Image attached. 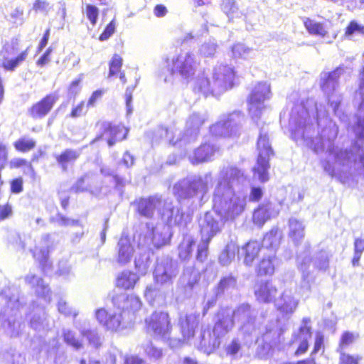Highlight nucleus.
I'll return each mask as SVG.
<instances>
[{"mask_svg": "<svg viewBox=\"0 0 364 364\" xmlns=\"http://www.w3.org/2000/svg\"><path fill=\"white\" fill-rule=\"evenodd\" d=\"M122 65V58L118 55H114L109 63V77L116 75L120 71Z\"/></svg>", "mask_w": 364, "mask_h": 364, "instance_id": "56", "label": "nucleus"}, {"mask_svg": "<svg viewBox=\"0 0 364 364\" xmlns=\"http://www.w3.org/2000/svg\"><path fill=\"white\" fill-rule=\"evenodd\" d=\"M278 264V259L273 252L264 256L259 262L257 267L259 275H272L274 273L275 267Z\"/></svg>", "mask_w": 364, "mask_h": 364, "instance_id": "38", "label": "nucleus"}, {"mask_svg": "<svg viewBox=\"0 0 364 364\" xmlns=\"http://www.w3.org/2000/svg\"><path fill=\"white\" fill-rule=\"evenodd\" d=\"M210 133L217 136H232V134L227 126L225 119L220 120L210 128Z\"/></svg>", "mask_w": 364, "mask_h": 364, "instance_id": "51", "label": "nucleus"}, {"mask_svg": "<svg viewBox=\"0 0 364 364\" xmlns=\"http://www.w3.org/2000/svg\"><path fill=\"white\" fill-rule=\"evenodd\" d=\"M162 218L166 221L167 225H182L190 221L188 215L184 218V213L178 207H173L171 204H167L161 213Z\"/></svg>", "mask_w": 364, "mask_h": 364, "instance_id": "28", "label": "nucleus"}, {"mask_svg": "<svg viewBox=\"0 0 364 364\" xmlns=\"http://www.w3.org/2000/svg\"><path fill=\"white\" fill-rule=\"evenodd\" d=\"M318 126L322 120L326 123L320 134H316L314 126L309 122V114L301 105H297L291 110L289 127L292 138L300 144L306 145L316 154L326 150V156L321 160V165L328 176L341 183H346L355 173L364 174V148L358 141L350 150L343 149L333 144L338 133L336 124L327 117L321 105H316Z\"/></svg>", "mask_w": 364, "mask_h": 364, "instance_id": "1", "label": "nucleus"}, {"mask_svg": "<svg viewBox=\"0 0 364 364\" xmlns=\"http://www.w3.org/2000/svg\"><path fill=\"white\" fill-rule=\"evenodd\" d=\"M58 97L55 94H49L39 102L33 105L28 112L33 119H41L46 116L57 102Z\"/></svg>", "mask_w": 364, "mask_h": 364, "instance_id": "19", "label": "nucleus"}, {"mask_svg": "<svg viewBox=\"0 0 364 364\" xmlns=\"http://www.w3.org/2000/svg\"><path fill=\"white\" fill-rule=\"evenodd\" d=\"M236 286V279L232 276H227L221 279L215 288V295L223 294L225 291L234 289Z\"/></svg>", "mask_w": 364, "mask_h": 364, "instance_id": "50", "label": "nucleus"}, {"mask_svg": "<svg viewBox=\"0 0 364 364\" xmlns=\"http://www.w3.org/2000/svg\"><path fill=\"white\" fill-rule=\"evenodd\" d=\"M15 148L22 152H26L36 146V141L28 137H22L14 143Z\"/></svg>", "mask_w": 364, "mask_h": 364, "instance_id": "53", "label": "nucleus"}, {"mask_svg": "<svg viewBox=\"0 0 364 364\" xmlns=\"http://www.w3.org/2000/svg\"><path fill=\"white\" fill-rule=\"evenodd\" d=\"M51 245L50 236L49 235H43L36 245L34 249L31 250L33 257L38 262L44 270L50 266L49 252Z\"/></svg>", "mask_w": 364, "mask_h": 364, "instance_id": "18", "label": "nucleus"}, {"mask_svg": "<svg viewBox=\"0 0 364 364\" xmlns=\"http://www.w3.org/2000/svg\"><path fill=\"white\" fill-rule=\"evenodd\" d=\"M243 121L244 116L240 112H234L230 114L225 119L227 126L229 127V129L233 136H236L240 133Z\"/></svg>", "mask_w": 364, "mask_h": 364, "instance_id": "43", "label": "nucleus"}, {"mask_svg": "<svg viewBox=\"0 0 364 364\" xmlns=\"http://www.w3.org/2000/svg\"><path fill=\"white\" fill-rule=\"evenodd\" d=\"M277 294V289L271 281H261L255 287V295L259 302H272Z\"/></svg>", "mask_w": 364, "mask_h": 364, "instance_id": "23", "label": "nucleus"}, {"mask_svg": "<svg viewBox=\"0 0 364 364\" xmlns=\"http://www.w3.org/2000/svg\"><path fill=\"white\" fill-rule=\"evenodd\" d=\"M314 265L321 270H326L328 267V258L326 252H321L318 253L314 260Z\"/></svg>", "mask_w": 364, "mask_h": 364, "instance_id": "59", "label": "nucleus"}, {"mask_svg": "<svg viewBox=\"0 0 364 364\" xmlns=\"http://www.w3.org/2000/svg\"><path fill=\"white\" fill-rule=\"evenodd\" d=\"M281 234L278 230H271L267 233L263 239V246L267 248L275 250L280 244Z\"/></svg>", "mask_w": 364, "mask_h": 364, "instance_id": "49", "label": "nucleus"}, {"mask_svg": "<svg viewBox=\"0 0 364 364\" xmlns=\"http://www.w3.org/2000/svg\"><path fill=\"white\" fill-rule=\"evenodd\" d=\"M100 126L102 130V136L107 139L109 146H113L116 141L124 139L127 134V130L123 126H112L109 122H103Z\"/></svg>", "mask_w": 364, "mask_h": 364, "instance_id": "21", "label": "nucleus"}, {"mask_svg": "<svg viewBox=\"0 0 364 364\" xmlns=\"http://www.w3.org/2000/svg\"><path fill=\"white\" fill-rule=\"evenodd\" d=\"M234 326V318L232 311L222 309L218 314V320L215 322L213 332L220 338L224 337Z\"/></svg>", "mask_w": 364, "mask_h": 364, "instance_id": "22", "label": "nucleus"}, {"mask_svg": "<svg viewBox=\"0 0 364 364\" xmlns=\"http://www.w3.org/2000/svg\"><path fill=\"white\" fill-rule=\"evenodd\" d=\"M232 313L233 318L241 323V329L245 333L250 334L255 331L257 312L251 309L249 304H243Z\"/></svg>", "mask_w": 364, "mask_h": 364, "instance_id": "13", "label": "nucleus"}, {"mask_svg": "<svg viewBox=\"0 0 364 364\" xmlns=\"http://www.w3.org/2000/svg\"><path fill=\"white\" fill-rule=\"evenodd\" d=\"M304 25L309 33L320 36L321 38L325 39L327 43H331L337 37L336 33H333L331 36H329V26L326 23L307 19L304 22Z\"/></svg>", "mask_w": 364, "mask_h": 364, "instance_id": "30", "label": "nucleus"}, {"mask_svg": "<svg viewBox=\"0 0 364 364\" xmlns=\"http://www.w3.org/2000/svg\"><path fill=\"white\" fill-rule=\"evenodd\" d=\"M246 198L235 194L232 189H225L223 183L217 186L213 195V208L225 220H232L245 210Z\"/></svg>", "mask_w": 364, "mask_h": 364, "instance_id": "3", "label": "nucleus"}, {"mask_svg": "<svg viewBox=\"0 0 364 364\" xmlns=\"http://www.w3.org/2000/svg\"><path fill=\"white\" fill-rule=\"evenodd\" d=\"M217 48V43L213 41H209L201 46L200 53L205 57H212L215 53Z\"/></svg>", "mask_w": 364, "mask_h": 364, "instance_id": "55", "label": "nucleus"}, {"mask_svg": "<svg viewBox=\"0 0 364 364\" xmlns=\"http://www.w3.org/2000/svg\"><path fill=\"white\" fill-rule=\"evenodd\" d=\"M209 177L204 178L200 176H191L176 183L173 188V193L180 198H188L201 194L202 196L208 191Z\"/></svg>", "mask_w": 364, "mask_h": 364, "instance_id": "5", "label": "nucleus"}, {"mask_svg": "<svg viewBox=\"0 0 364 364\" xmlns=\"http://www.w3.org/2000/svg\"><path fill=\"white\" fill-rule=\"evenodd\" d=\"M340 353L339 364H358L362 359L361 356H353L344 353L343 350H338Z\"/></svg>", "mask_w": 364, "mask_h": 364, "instance_id": "57", "label": "nucleus"}, {"mask_svg": "<svg viewBox=\"0 0 364 364\" xmlns=\"http://www.w3.org/2000/svg\"><path fill=\"white\" fill-rule=\"evenodd\" d=\"M233 68L228 65H216L211 74V78L204 73L198 74L193 82V90L205 96L220 95L233 86L235 79Z\"/></svg>", "mask_w": 364, "mask_h": 364, "instance_id": "2", "label": "nucleus"}, {"mask_svg": "<svg viewBox=\"0 0 364 364\" xmlns=\"http://www.w3.org/2000/svg\"><path fill=\"white\" fill-rule=\"evenodd\" d=\"M252 53V48H250L242 43H236L232 47V54L234 58L247 59L251 56Z\"/></svg>", "mask_w": 364, "mask_h": 364, "instance_id": "52", "label": "nucleus"}, {"mask_svg": "<svg viewBox=\"0 0 364 364\" xmlns=\"http://www.w3.org/2000/svg\"><path fill=\"white\" fill-rule=\"evenodd\" d=\"M355 336L352 333L346 332L341 337L338 350H343V349L351 344L355 341Z\"/></svg>", "mask_w": 364, "mask_h": 364, "instance_id": "63", "label": "nucleus"}, {"mask_svg": "<svg viewBox=\"0 0 364 364\" xmlns=\"http://www.w3.org/2000/svg\"><path fill=\"white\" fill-rule=\"evenodd\" d=\"M97 321L109 331H117L122 324V314L108 312L105 309H100L95 311Z\"/></svg>", "mask_w": 364, "mask_h": 364, "instance_id": "20", "label": "nucleus"}, {"mask_svg": "<svg viewBox=\"0 0 364 364\" xmlns=\"http://www.w3.org/2000/svg\"><path fill=\"white\" fill-rule=\"evenodd\" d=\"M80 331L81 335L86 338L90 345L94 348H99L102 343V339L99 335L98 332L95 329H85V328H80Z\"/></svg>", "mask_w": 364, "mask_h": 364, "instance_id": "48", "label": "nucleus"}, {"mask_svg": "<svg viewBox=\"0 0 364 364\" xmlns=\"http://www.w3.org/2000/svg\"><path fill=\"white\" fill-rule=\"evenodd\" d=\"M80 154V150L66 149L56 157V160L63 170L66 171L68 164L75 162Z\"/></svg>", "mask_w": 364, "mask_h": 364, "instance_id": "44", "label": "nucleus"}, {"mask_svg": "<svg viewBox=\"0 0 364 364\" xmlns=\"http://www.w3.org/2000/svg\"><path fill=\"white\" fill-rule=\"evenodd\" d=\"M146 331L162 339L169 338L171 326L166 312L155 311L145 320Z\"/></svg>", "mask_w": 364, "mask_h": 364, "instance_id": "10", "label": "nucleus"}, {"mask_svg": "<svg viewBox=\"0 0 364 364\" xmlns=\"http://www.w3.org/2000/svg\"><path fill=\"white\" fill-rule=\"evenodd\" d=\"M163 203V200L160 197L154 196L136 199L132 203V205L140 216L146 218H152L156 210H159Z\"/></svg>", "mask_w": 364, "mask_h": 364, "instance_id": "15", "label": "nucleus"}, {"mask_svg": "<svg viewBox=\"0 0 364 364\" xmlns=\"http://www.w3.org/2000/svg\"><path fill=\"white\" fill-rule=\"evenodd\" d=\"M25 281L34 289L38 296L43 298L47 302L50 301V288L41 277L30 273L25 277Z\"/></svg>", "mask_w": 364, "mask_h": 364, "instance_id": "31", "label": "nucleus"}, {"mask_svg": "<svg viewBox=\"0 0 364 364\" xmlns=\"http://www.w3.org/2000/svg\"><path fill=\"white\" fill-rule=\"evenodd\" d=\"M271 97L270 85L259 82L252 90L247 99L248 111L252 119L257 122L265 108L264 102Z\"/></svg>", "mask_w": 364, "mask_h": 364, "instance_id": "6", "label": "nucleus"}, {"mask_svg": "<svg viewBox=\"0 0 364 364\" xmlns=\"http://www.w3.org/2000/svg\"><path fill=\"white\" fill-rule=\"evenodd\" d=\"M138 279L139 277L136 274L130 271H124L117 276L116 285L124 289H132Z\"/></svg>", "mask_w": 364, "mask_h": 364, "instance_id": "42", "label": "nucleus"}, {"mask_svg": "<svg viewBox=\"0 0 364 364\" xmlns=\"http://www.w3.org/2000/svg\"><path fill=\"white\" fill-rule=\"evenodd\" d=\"M279 210L270 202L262 204L253 213L254 223L258 226H262L272 217L277 216Z\"/></svg>", "mask_w": 364, "mask_h": 364, "instance_id": "29", "label": "nucleus"}, {"mask_svg": "<svg viewBox=\"0 0 364 364\" xmlns=\"http://www.w3.org/2000/svg\"><path fill=\"white\" fill-rule=\"evenodd\" d=\"M200 277V273L198 270L192 267H187L183 270V274L179 278L178 287L183 291L184 294L188 295L198 284Z\"/></svg>", "mask_w": 364, "mask_h": 364, "instance_id": "25", "label": "nucleus"}, {"mask_svg": "<svg viewBox=\"0 0 364 364\" xmlns=\"http://www.w3.org/2000/svg\"><path fill=\"white\" fill-rule=\"evenodd\" d=\"M198 63L194 54L181 52L171 60L168 68L173 75H179L184 79H189L195 74Z\"/></svg>", "mask_w": 364, "mask_h": 364, "instance_id": "8", "label": "nucleus"}, {"mask_svg": "<svg viewBox=\"0 0 364 364\" xmlns=\"http://www.w3.org/2000/svg\"><path fill=\"white\" fill-rule=\"evenodd\" d=\"M178 273V267L171 259L162 258L157 261L154 271V279L156 284H172Z\"/></svg>", "mask_w": 364, "mask_h": 364, "instance_id": "12", "label": "nucleus"}, {"mask_svg": "<svg viewBox=\"0 0 364 364\" xmlns=\"http://www.w3.org/2000/svg\"><path fill=\"white\" fill-rule=\"evenodd\" d=\"M246 181L244 173L235 166H228L220 172V178L217 186L223 183L225 189L235 191L237 186L242 184Z\"/></svg>", "mask_w": 364, "mask_h": 364, "instance_id": "16", "label": "nucleus"}, {"mask_svg": "<svg viewBox=\"0 0 364 364\" xmlns=\"http://www.w3.org/2000/svg\"><path fill=\"white\" fill-rule=\"evenodd\" d=\"M33 8L36 11L48 13L52 8L50 3L46 0H35Z\"/></svg>", "mask_w": 364, "mask_h": 364, "instance_id": "64", "label": "nucleus"}, {"mask_svg": "<svg viewBox=\"0 0 364 364\" xmlns=\"http://www.w3.org/2000/svg\"><path fill=\"white\" fill-rule=\"evenodd\" d=\"M18 40L12 38L6 42L0 51V63L6 70L14 71L28 56V49L15 56L18 51Z\"/></svg>", "mask_w": 364, "mask_h": 364, "instance_id": "7", "label": "nucleus"}, {"mask_svg": "<svg viewBox=\"0 0 364 364\" xmlns=\"http://www.w3.org/2000/svg\"><path fill=\"white\" fill-rule=\"evenodd\" d=\"M260 250V243L257 241H250L247 243L242 248V254L244 255V263L248 266L252 265Z\"/></svg>", "mask_w": 364, "mask_h": 364, "instance_id": "41", "label": "nucleus"}, {"mask_svg": "<svg viewBox=\"0 0 364 364\" xmlns=\"http://www.w3.org/2000/svg\"><path fill=\"white\" fill-rule=\"evenodd\" d=\"M112 301L114 306L124 311H128L134 313L139 311L141 306L140 299L133 294H120L113 297Z\"/></svg>", "mask_w": 364, "mask_h": 364, "instance_id": "26", "label": "nucleus"}, {"mask_svg": "<svg viewBox=\"0 0 364 364\" xmlns=\"http://www.w3.org/2000/svg\"><path fill=\"white\" fill-rule=\"evenodd\" d=\"M239 251L237 245L235 242H229L219 257V261L223 265H228L234 259L236 252Z\"/></svg>", "mask_w": 364, "mask_h": 364, "instance_id": "47", "label": "nucleus"}, {"mask_svg": "<svg viewBox=\"0 0 364 364\" xmlns=\"http://www.w3.org/2000/svg\"><path fill=\"white\" fill-rule=\"evenodd\" d=\"M144 348L147 355L151 358L156 360L162 356L161 349L156 348L151 342H148Z\"/></svg>", "mask_w": 364, "mask_h": 364, "instance_id": "60", "label": "nucleus"}, {"mask_svg": "<svg viewBox=\"0 0 364 364\" xmlns=\"http://www.w3.org/2000/svg\"><path fill=\"white\" fill-rule=\"evenodd\" d=\"M299 300L295 299L291 290H285L280 299L277 301L276 306L282 314H291L296 309Z\"/></svg>", "mask_w": 364, "mask_h": 364, "instance_id": "34", "label": "nucleus"}, {"mask_svg": "<svg viewBox=\"0 0 364 364\" xmlns=\"http://www.w3.org/2000/svg\"><path fill=\"white\" fill-rule=\"evenodd\" d=\"M117 261L124 264L129 262L134 254V247L127 236H122L118 242Z\"/></svg>", "mask_w": 364, "mask_h": 364, "instance_id": "35", "label": "nucleus"}, {"mask_svg": "<svg viewBox=\"0 0 364 364\" xmlns=\"http://www.w3.org/2000/svg\"><path fill=\"white\" fill-rule=\"evenodd\" d=\"M240 349V343L237 340L234 339L227 346L226 353L233 358H237Z\"/></svg>", "mask_w": 364, "mask_h": 364, "instance_id": "62", "label": "nucleus"}, {"mask_svg": "<svg viewBox=\"0 0 364 364\" xmlns=\"http://www.w3.org/2000/svg\"><path fill=\"white\" fill-rule=\"evenodd\" d=\"M309 322V319L306 318L302 321L303 325L301 326L298 334L300 344L295 353L296 355L304 353L308 349V341L311 338V328L307 326Z\"/></svg>", "mask_w": 364, "mask_h": 364, "instance_id": "39", "label": "nucleus"}, {"mask_svg": "<svg viewBox=\"0 0 364 364\" xmlns=\"http://www.w3.org/2000/svg\"><path fill=\"white\" fill-rule=\"evenodd\" d=\"M85 14L92 26H95L97 21L99 9L95 6L87 4L85 6Z\"/></svg>", "mask_w": 364, "mask_h": 364, "instance_id": "58", "label": "nucleus"}, {"mask_svg": "<svg viewBox=\"0 0 364 364\" xmlns=\"http://www.w3.org/2000/svg\"><path fill=\"white\" fill-rule=\"evenodd\" d=\"M363 36H364V25L355 20L350 21L343 35L344 38L348 40H354L356 37Z\"/></svg>", "mask_w": 364, "mask_h": 364, "instance_id": "46", "label": "nucleus"}, {"mask_svg": "<svg viewBox=\"0 0 364 364\" xmlns=\"http://www.w3.org/2000/svg\"><path fill=\"white\" fill-rule=\"evenodd\" d=\"M20 304L18 296H10L8 301V306L3 313L4 318L2 326L10 336H16L22 331L24 325L18 318L17 309L19 308Z\"/></svg>", "mask_w": 364, "mask_h": 364, "instance_id": "9", "label": "nucleus"}, {"mask_svg": "<svg viewBox=\"0 0 364 364\" xmlns=\"http://www.w3.org/2000/svg\"><path fill=\"white\" fill-rule=\"evenodd\" d=\"M328 98V103L333 109L334 114L338 117L340 120L344 122L346 126L349 125L348 117L340 109L343 97L338 90L332 92L331 94H325Z\"/></svg>", "mask_w": 364, "mask_h": 364, "instance_id": "36", "label": "nucleus"}, {"mask_svg": "<svg viewBox=\"0 0 364 364\" xmlns=\"http://www.w3.org/2000/svg\"><path fill=\"white\" fill-rule=\"evenodd\" d=\"M146 226L149 230L146 236L151 239L155 247L159 248L169 242L171 235L169 225L159 223L153 226L147 223Z\"/></svg>", "mask_w": 364, "mask_h": 364, "instance_id": "17", "label": "nucleus"}, {"mask_svg": "<svg viewBox=\"0 0 364 364\" xmlns=\"http://www.w3.org/2000/svg\"><path fill=\"white\" fill-rule=\"evenodd\" d=\"M176 132L173 129H168L164 127H159L154 134V140L156 142H159L161 140H164L167 141L169 144L176 145L181 147L185 144L184 141L186 140L183 137L177 138V139L174 140V135Z\"/></svg>", "mask_w": 364, "mask_h": 364, "instance_id": "37", "label": "nucleus"}, {"mask_svg": "<svg viewBox=\"0 0 364 364\" xmlns=\"http://www.w3.org/2000/svg\"><path fill=\"white\" fill-rule=\"evenodd\" d=\"M218 151V147L212 142L204 143L196 149L189 159L193 164L208 161Z\"/></svg>", "mask_w": 364, "mask_h": 364, "instance_id": "33", "label": "nucleus"}, {"mask_svg": "<svg viewBox=\"0 0 364 364\" xmlns=\"http://www.w3.org/2000/svg\"><path fill=\"white\" fill-rule=\"evenodd\" d=\"M343 72V69L338 68L331 73H323L321 77V87L325 94H331L337 90L338 79Z\"/></svg>", "mask_w": 364, "mask_h": 364, "instance_id": "32", "label": "nucleus"}, {"mask_svg": "<svg viewBox=\"0 0 364 364\" xmlns=\"http://www.w3.org/2000/svg\"><path fill=\"white\" fill-rule=\"evenodd\" d=\"M64 341L75 349L82 348V343L75 338L74 333L70 331L64 332Z\"/></svg>", "mask_w": 364, "mask_h": 364, "instance_id": "61", "label": "nucleus"}, {"mask_svg": "<svg viewBox=\"0 0 364 364\" xmlns=\"http://www.w3.org/2000/svg\"><path fill=\"white\" fill-rule=\"evenodd\" d=\"M206 120L205 114L193 113L186 122L187 132L183 136L186 140L185 144L196 139L199 128L203 124Z\"/></svg>", "mask_w": 364, "mask_h": 364, "instance_id": "27", "label": "nucleus"}, {"mask_svg": "<svg viewBox=\"0 0 364 364\" xmlns=\"http://www.w3.org/2000/svg\"><path fill=\"white\" fill-rule=\"evenodd\" d=\"M200 321V313L191 312L183 317H181L179 325L183 340H189L194 336L195 330Z\"/></svg>", "mask_w": 364, "mask_h": 364, "instance_id": "24", "label": "nucleus"}, {"mask_svg": "<svg viewBox=\"0 0 364 364\" xmlns=\"http://www.w3.org/2000/svg\"><path fill=\"white\" fill-rule=\"evenodd\" d=\"M210 241H206L200 239V242L198 245L196 261L200 263L205 262L208 256V246Z\"/></svg>", "mask_w": 364, "mask_h": 364, "instance_id": "54", "label": "nucleus"}, {"mask_svg": "<svg viewBox=\"0 0 364 364\" xmlns=\"http://www.w3.org/2000/svg\"><path fill=\"white\" fill-rule=\"evenodd\" d=\"M195 241L192 236L186 235L178 246V257L182 260L188 259L192 254Z\"/></svg>", "mask_w": 364, "mask_h": 364, "instance_id": "45", "label": "nucleus"}, {"mask_svg": "<svg viewBox=\"0 0 364 364\" xmlns=\"http://www.w3.org/2000/svg\"><path fill=\"white\" fill-rule=\"evenodd\" d=\"M220 343L221 338L211 331L208 326H202L194 344L200 350L210 354L217 349Z\"/></svg>", "mask_w": 364, "mask_h": 364, "instance_id": "14", "label": "nucleus"}, {"mask_svg": "<svg viewBox=\"0 0 364 364\" xmlns=\"http://www.w3.org/2000/svg\"><path fill=\"white\" fill-rule=\"evenodd\" d=\"M289 236L297 245L304 237L305 226L303 223L296 218H291L289 220Z\"/></svg>", "mask_w": 364, "mask_h": 364, "instance_id": "40", "label": "nucleus"}, {"mask_svg": "<svg viewBox=\"0 0 364 364\" xmlns=\"http://www.w3.org/2000/svg\"><path fill=\"white\" fill-rule=\"evenodd\" d=\"M257 150L259 156L257 165L253 168L254 177L261 182H266L269 179L268 169L269 168V158L273 154V150L269 140V136L264 128H262L257 141Z\"/></svg>", "mask_w": 364, "mask_h": 364, "instance_id": "4", "label": "nucleus"}, {"mask_svg": "<svg viewBox=\"0 0 364 364\" xmlns=\"http://www.w3.org/2000/svg\"><path fill=\"white\" fill-rule=\"evenodd\" d=\"M224 220L217 212H206L198 221L201 239L211 241L222 230Z\"/></svg>", "mask_w": 364, "mask_h": 364, "instance_id": "11", "label": "nucleus"}]
</instances>
